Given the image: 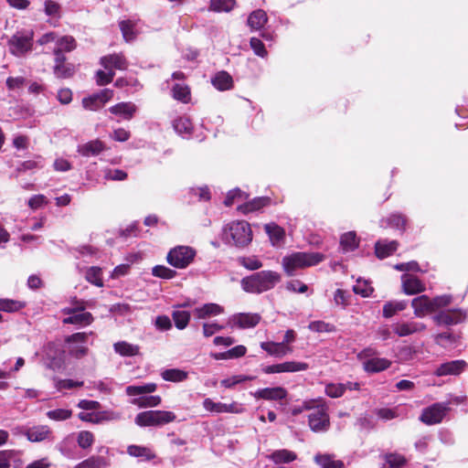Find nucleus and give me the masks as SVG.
Returning <instances> with one entry per match:
<instances>
[{
    "label": "nucleus",
    "instance_id": "1",
    "mask_svg": "<svg viewBox=\"0 0 468 468\" xmlns=\"http://www.w3.org/2000/svg\"><path fill=\"white\" fill-rule=\"evenodd\" d=\"M281 274L273 271H261L241 280L242 289L250 293L270 291L281 282Z\"/></svg>",
    "mask_w": 468,
    "mask_h": 468
},
{
    "label": "nucleus",
    "instance_id": "2",
    "mask_svg": "<svg viewBox=\"0 0 468 468\" xmlns=\"http://www.w3.org/2000/svg\"><path fill=\"white\" fill-rule=\"evenodd\" d=\"M157 388L155 383L144 385H131L125 388L127 396L131 397L130 403L138 408H154L161 404L162 399L158 395H152Z\"/></svg>",
    "mask_w": 468,
    "mask_h": 468
},
{
    "label": "nucleus",
    "instance_id": "3",
    "mask_svg": "<svg viewBox=\"0 0 468 468\" xmlns=\"http://www.w3.org/2000/svg\"><path fill=\"white\" fill-rule=\"evenodd\" d=\"M324 256L319 252H294L282 259L284 271L292 276L298 269L314 266L323 261Z\"/></svg>",
    "mask_w": 468,
    "mask_h": 468
},
{
    "label": "nucleus",
    "instance_id": "4",
    "mask_svg": "<svg viewBox=\"0 0 468 468\" xmlns=\"http://www.w3.org/2000/svg\"><path fill=\"white\" fill-rule=\"evenodd\" d=\"M451 303V295H440L430 298L423 294L412 299L411 307L413 308L414 315L422 318L441 308L448 306Z\"/></svg>",
    "mask_w": 468,
    "mask_h": 468
},
{
    "label": "nucleus",
    "instance_id": "5",
    "mask_svg": "<svg viewBox=\"0 0 468 468\" xmlns=\"http://www.w3.org/2000/svg\"><path fill=\"white\" fill-rule=\"evenodd\" d=\"M224 239L238 247L247 246L252 240V231L248 222L244 220L232 221L223 229Z\"/></svg>",
    "mask_w": 468,
    "mask_h": 468
},
{
    "label": "nucleus",
    "instance_id": "6",
    "mask_svg": "<svg viewBox=\"0 0 468 468\" xmlns=\"http://www.w3.org/2000/svg\"><path fill=\"white\" fill-rule=\"evenodd\" d=\"M176 419L173 411L146 410L136 415L134 422L140 427H159L175 421Z\"/></svg>",
    "mask_w": 468,
    "mask_h": 468
},
{
    "label": "nucleus",
    "instance_id": "7",
    "mask_svg": "<svg viewBox=\"0 0 468 468\" xmlns=\"http://www.w3.org/2000/svg\"><path fill=\"white\" fill-rule=\"evenodd\" d=\"M196 256L197 250L194 248L179 245L168 251L166 261L174 268L186 269L194 261Z\"/></svg>",
    "mask_w": 468,
    "mask_h": 468
},
{
    "label": "nucleus",
    "instance_id": "8",
    "mask_svg": "<svg viewBox=\"0 0 468 468\" xmlns=\"http://www.w3.org/2000/svg\"><path fill=\"white\" fill-rule=\"evenodd\" d=\"M85 303L77 302L75 306L65 307L61 313L66 315L62 319L64 324H76L80 326L89 325L93 321V316L90 313L85 312Z\"/></svg>",
    "mask_w": 468,
    "mask_h": 468
},
{
    "label": "nucleus",
    "instance_id": "9",
    "mask_svg": "<svg viewBox=\"0 0 468 468\" xmlns=\"http://www.w3.org/2000/svg\"><path fill=\"white\" fill-rule=\"evenodd\" d=\"M450 404L451 402H440L425 408L420 417V421L427 425L440 423L450 410Z\"/></svg>",
    "mask_w": 468,
    "mask_h": 468
},
{
    "label": "nucleus",
    "instance_id": "10",
    "mask_svg": "<svg viewBox=\"0 0 468 468\" xmlns=\"http://www.w3.org/2000/svg\"><path fill=\"white\" fill-rule=\"evenodd\" d=\"M92 335V332L76 333L66 338L67 349L69 353L77 357H82L87 355L88 347L85 346L88 336Z\"/></svg>",
    "mask_w": 468,
    "mask_h": 468
},
{
    "label": "nucleus",
    "instance_id": "11",
    "mask_svg": "<svg viewBox=\"0 0 468 468\" xmlns=\"http://www.w3.org/2000/svg\"><path fill=\"white\" fill-rule=\"evenodd\" d=\"M32 32H17L8 40V48L15 56H22L31 49Z\"/></svg>",
    "mask_w": 468,
    "mask_h": 468
},
{
    "label": "nucleus",
    "instance_id": "12",
    "mask_svg": "<svg viewBox=\"0 0 468 468\" xmlns=\"http://www.w3.org/2000/svg\"><path fill=\"white\" fill-rule=\"evenodd\" d=\"M327 407L325 404H321L319 407L310 413L309 426L314 431H324L329 428L330 421L327 413Z\"/></svg>",
    "mask_w": 468,
    "mask_h": 468
},
{
    "label": "nucleus",
    "instance_id": "13",
    "mask_svg": "<svg viewBox=\"0 0 468 468\" xmlns=\"http://www.w3.org/2000/svg\"><path fill=\"white\" fill-rule=\"evenodd\" d=\"M113 97V90L110 89H104L101 91L93 94L88 98L82 100V105L86 110L98 111L102 108L103 105L112 100Z\"/></svg>",
    "mask_w": 468,
    "mask_h": 468
},
{
    "label": "nucleus",
    "instance_id": "14",
    "mask_svg": "<svg viewBox=\"0 0 468 468\" xmlns=\"http://www.w3.org/2000/svg\"><path fill=\"white\" fill-rule=\"evenodd\" d=\"M426 324L417 321L398 322L392 325L393 332L399 337L409 336L425 331Z\"/></svg>",
    "mask_w": 468,
    "mask_h": 468
},
{
    "label": "nucleus",
    "instance_id": "15",
    "mask_svg": "<svg viewBox=\"0 0 468 468\" xmlns=\"http://www.w3.org/2000/svg\"><path fill=\"white\" fill-rule=\"evenodd\" d=\"M261 321L258 314L240 313L230 317L229 323L232 326H238L241 329L255 327Z\"/></svg>",
    "mask_w": 468,
    "mask_h": 468
},
{
    "label": "nucleus",
    "instance_id": "16",
    "mask_svg": "<svg viewBox=\"0 0 468 468\" xmlns=\"http://www.w3.org/2000/svg\"><path fill=\"white\" fill-rule=\"evenodd\" d=\"M402 291L412 295L425 291V284L415 275L405 273L401 276Z\"/></svg>",
    "mask_w": 468,
    "mask_h": 468
},
{
    "label": "nucleus",
    "instance_id": "17",
    "mask_svg": "<svg viewBox=\"0 0 468 468\" xmlns=\"http://www.w3.org/2000/svg\"><path fill=\"white\" fill-rule=\"evenodd\" d=\"M256 399L282 400L288 395L287 390L282 387L264 388L251 393Z\"/></svg>",
    "mask_w": 468,
    "mask_h": 468
},
{
    "label": "nucleus",
    "instance_id": "18",
    "mask_svg": "<svg viewBox=\"0 0 468 468\" xmlns=\"http://www.w3.org/2000/svg\"><path fill=\"white\" fill-rule=\"evenodd\" d=\"M465 316V314L460 310H452L439 313L433 320L439 325H452L463 322Z\"/></svg>",
    "mask_w": 468,
    "mask_h": 468
},
{
    "label": "nucleus",
    "instance_id": "19",
    "mask_svg": "<svg viewBox=\"0 0 468 468\" xmlns=\"http://www.w3.org/2000/svg\"><path fill=\"white\" fill-rule=\"evenodd\" d=\"M101 65L106 70L114 71L125 70L128 67V63L122 54H112L104 56L100 60Z\"/></svg>",
    "mask_w": 468,
    "mask_h": 468
},
{
    "label": "nucleus",
    "instance_id": "20",
    "mask_svg": "<svg viewBox=\"0 0 468 468\" xmlns=\"http://www.w3.org/2000/svg\"><path fill=\"white\" fill-rule=\"evenodd\" d=\"M261 347L270 356L279 358L293 352L292 346L284 345L282 342H262L261 343Z\"/></svg>",
    "mask_w": 468,
    "mask_h": 468
},
{
    "label": "nucleus",
    "instance_id": "21",
    "mask_svg": "<svg viewBox=\"0 0 468 468\" xmlns=\"http://www.w3.org/2000/svg\"><path fill=\"white\" fill-rule=\"evenodd\" d=\"M466 362L464 360H454L441 364L434 374L438 377L459 375L466 367Z\"/></svg>",
    "mask_w": 468,
    "mask_h": 468
},
{
    "label": "nucleus",
    "instance_id": "22",
    "mask_svg": "<svg viewBox=\"0 0 468 468\" xmlns=\"http://www.w3.org/2000/svg\"><path fill=\"white\" fill-rule=\"evenodd\" d=\"M264 229L272 246L280 247L285 240V230L274 222L265 224Z\"/></svg>",
    "mask_w": 468,
    "mask_h": 468
},
{
    "label": "nucleus",
    "instance_id": "23",
    "mask_svg": "<svg viewBox=\"0 0 468 468\" xmlns=\"http://www.w3.org/2000/svg\"><path fill=\"white\" fill-rule=\"evenodd\" d=\"M392 362L385 357H375L363 362V369L369 374L379 373L390 367Z\"/></svg>",
    "mask_w": 468,
    "mask_h": 468
},
{
    "label": "nucleus",
    "instance_id": "24",
    "mask_svg": "<svg viewBox=\"0 0 468 468\" xmlns=\"http://www.w3.org/2000/svg\"><path fill=\"white\" fill-rule=\"evenodd\" d=\"M137 111L134 103L120 102L109 108V112L114 115L120 116L123 120H131Z\"/></svg>",
    "mask_w": 468,
    "mask_h": 468
},
{
    "label": "nucleus",
    "instance_id": "25",
    "mask_svg": "<svg viewBox=\"0 0 468 468\" xmlns=\"http://www.w3.org/2000/svg\"><path fill=\"white\" fill-rule=\"evenodd\" d=\"M224 313V308L218 303H205L194 310V314L197 319H207Z\"/></svg>",
    "mask_w": 468,
    "mask_h": 468
},
{
    "label": "nucleus",
    "instance_id": "26",
    "mask_svg": "<svg viewBox=\"0 0 468 468\" xmlns=\"http://www.w3.org/2000/svg\"><path fill=\"white\" fill-rule=\"evenodd\" d=\"M26 437L32 442H39L49 438L51 430L47 425H38L28 428L25 432Z\"/></svg>",
    "mask_w": 468,
    "mask_h": 468
},
{
    "label": "nucleus",
    "instance_id": "27",
    "mask_svg": "<svg viewBox=\"0 0 468 468\" xmlns=\"http://www.w3.org/2000/svg\"><path fill=\"white\" fill-rule=\"evenodd\" d=\"M104 150V144L100 140H93L78 146V153L85 157L98 155Z\"/></svg>",
    "mask_w": 468,
    "mask_h": 468
},
{
    "label": "nucleus",
    "instance_id": "28",
    "mask_svg": "<svg viewBox=\"0 0 468 468\" xmlns=\"http://www.w3.org/2000/svg\"><path fill=\"white\" fill-rule=\"evenodd\" d=\"M76 48V41L71 36H63L57 39L54 48L55 57H64L63 52H70Z\"/></svg>",
    "mask_w": 468,
    "mask_h": 468
},
{
    "label": "nucleus",
    "instance_id": "29",
    "mask_svg": "<svg viewBox=\"0 0 468 468\" xmlns=\"http://www.w3.org/2000/svg\"><path fill=\"white\" fill-rule=\"evenodd\" d=\"M398 249V242L395 240H379L375 245L376 255L379 259H385L393 254Z\"/></svg>",
    "mask_w": 468,
    "mask_h": 468
},
{
    "label": "nucleus",
    "instance_id": "30",
    "mask_svg": "<svg viewBox=\"0 0 468 468\" xmlns=\"http://www.w3.org/2000/svg\"><path fill=\"white\" fill-rule=\"evenodd\" d=\"M65 57H55L54 74L58 78H69L74 73V67L65 63Z\"/></svg>",
    "mask_w": 468,
    "mask_h": 468
},
{
    "label": "nucleus",
    "instance_id": "31",
    "mask_svg": "<svg viewBox=\"0 0 468 468\" xmlns=\"http://www.w3.org/2000/svg\"><path fill=\"white\" fill-rule=\"evenodd\" d=\"M213 86L218 90H228L233 86L232 77L227 71L218 72L212 79Z\"/></svg>",
    "mask_w": 468,
    "mask_h": 468
},
{
    "label": "nucleus",
    "instance_id": "32",
    "mask_svg": "<svg viewBox=\"0 0 468 468\" xmlns=\"http://www.w3.org/2000/svg\"><path fill=\"white\" fill-rule=\"evenodd\" d=\"M268 458L271 460L275 464L289 463L296 460L297 455L295 452L282 449L272 452Z\"/></svg>",
    "mask_w": 468,
    "mask_h": 468
},
{
    "label": "nucleus",
    "instance_id": "33",
    "mask_svg": "<svg viewBox=\"0 0 468 468\" xmlns=\"http://www.w3.org/2000/svg\"><path fill=\"white\" fill-rule=\"evenodd\" d=\"M268 17L262 9L253 11L248 18V25L252 30H259L267 23Z\"/></svg>",
    "mask_w": 468,
    "mask_h": 468
},
{
    "label": "nucleus",
    "instance_id": "34",
    "mask_svg": "<svg viewBox=\"0 0 468 468\" xmlns=\"http://www.w3.org/2000/svg\"><path fill=\"white\" fill-rule=\"evenodd\" d=\"M127 452L133 457L141 458L142 460L149 461L155 457L154 452L147 447L139 445H130L127 448Z\"/></svg>",
    "mask_w": 468,
    "mask_h": 468
},
{
    "label": "nucleus",
    "instance_id": "35",
    "mask_svg": "<svg viewBox=\"0 0 468 468\" xmlns=\"http://www.w3.org/2000/svg\"><path fill=\"white\" fill-rule=\"evenodd\" d=\"M407 307L406 301H389L383 305V316L390 318L397 313L405 310Z\"/></svg>",
    "mask_w": 468,
    "mask_h": 468
},
{
    "label": "nucleus",
    "instance_id": "36",
    "mask_svg": "<svg viewBox=\"0 0 468 468\" xmlns=\"http://www.w3.org/2000/svg\"><path fill=\"white\" fill-rule=\"evenodd\" d=\"M314 461L321 468H345L342 461L335 460L328 454H317Z\"/></svg>",
    "mask_w": 468,
    "mask_h": 468
},
{
    "label": "nucleus",
    "instance_id": "37",
    "mask_svg": "<svg viewBox=\"0 0 468 468\" xmlns=\"http://www.w3.org/2000/svg\"><path fill=\"white\" fill-rule=\"evenodd\" d=\"M109 463L101 456H91L78 464L73 468H107Z\"/></svg>",
    "mask_w": 468,
    "mask_h": 468
},
{
    "label": "nucleus",
    "instance_id": "38",
    "mask_svg": "<svg viewBox=\"0 0 468 468\" xmlns=\"http://www.w3.org/2000/svg\"><path fill=\"white\" fill-rule=\"evenodd\" d=\"M175 131L182 136H188L191 134L193 125L187 117H179L173 122Z\"/></svg>",
    "mask_w": 468,
    "mask_h": 468
},
{
    "label": "nucleus",
    "instance_id": "39",
    "mask_svg": "<svg viewBox=\"0 0 468 468\" xmlns=\"http://www.w3.org/2000/svg\"><path fill=\"white\" fill-rule=\"evenodd\" d=\"M114 350L122 356H133L139 354V346L122 341L115 343Z\"/></svg>",
    "mask_w": 468,
    "mask_h": 468
},
{
    "label": "nucleus",
    "instance_id": "40",
    "mask_svg": "<svg viewBox=\"0 0 468 468\" xmlns=\"http://www.w3.org/2000/svg\"><path fill=\"white\" fill-rule=\"evenodd\" d=\"M270 204V198L268 197H257L253 200L245 203L242 206L239 207V209L243 213L253 212L261 209L263 207H266Z\"/></svg>",
    "mask_w": 468,
    "mask_h": 468
},
{
    "label": "nucleus",
    "instance_id": "41",
    "mask_svg": "<svg viewBox=\"0 0 468 468\" xmlns=\"http://www.w3.org/2000/svg\"><path fill=\"white\" fill-rule=\"evenodd\" d=\"M187 377V372L177 368L166 369L162 372V378L166 381L181 382L186 380Z\"/></svg>",
    "mask_w": 468,
    "mask_h": 468
},
{
    "label": "nucleus",
    "instance_id": "42",
    "mask_svg": "<svg viewBox=\"0 0 468 468\" xmlns=\"http://www.w3.org/2000/svg\"><path fill=\"white\" fill-rule=\"evenodd\" d=\"M279 365V373L284 372H299L304 371L308 368V365L303 362L297 361H286L283 363H280Z\"/></svg>",
    "mask_w": 468,
    "mask_h": 468
},
{
    "label": "nucleus",
    "instance_id": "43",
    "mask_svg": "<svg viewBox=\"0 0 468 468\" xmlns=\"http://www.w3.org/2000/svg\"><path fill=\"white\" fill-rule=\"evenodd\" d=\"M173 98L183 103L190 101V90L186 85L176 84L172 89Z\"/></svg>",
    "mask_w": 468,
    "mask_h": 468
},
{
    "label": "nucleus",
    "instance_id": "44",
    "mask_svg": "<svg viewBox=\"0 0 468 468\" xmlns=\"http://www.w3.org/2000/svg\"><path fill=\"white\" fill-rule=\"evenodd\" d=\"M172 317L176 327L179 330H183L187 326L189 323L190 314L187 311L176 310L173 312Z\"/></svg>",
    "mask_w": 468,
    "mask_h": 468
},
{
    "label": "nucleus",
    "instance_id": "45",
    "mask_svg": "<svg viewBox=\"0 0 468 468\" xmlns=\"http://www.w3.org/2000/svg\"><path fill=\"white\" fill-rule=\"evenodd\" d=\"M255 377L253 376H247V375H234L232 377L224 378L220 381V384L222 387L226 388H231L234 386L246 382L253 380Z\"/></svg>",
    "mask_w": 468,
    "mask_h": 468
},
{
    "label": "nucleus",
    "instance_id": "46",
    "mask_svg": "<svg viewBox=\"0 0 468 468\" xmlns=\"http://www.w3.org/2000/svg\"><path fill=\"white\" fill-rule=\"evenodd\" d=\"M340 244L344 250H354L358 245L356 233L350 231L343 234L340 239Z\"/></svg>",
    "mask_w": 468,
    "mask_h": 468
},
{
    "label": "nucleus",
    "instance_id": "47",
    "mask_svg": "<svg viewBox=\"0 0 468 468\" xmlns=\"http://www.w3.org/2000/svg\"><path fill=\"white\" fill-rule=\"evenodd\" d=\"M235 4V0H211L209 8L215 12H229Z\"/></svg>",
    "mask_w": 468,
    "mask_h": 468
},
{
    "label": "nucleus",
    "instance_id": "48",
    "mask_svg": "<svg viewBox=\"0 0 468 468\" xmlns=\"http://www.w3.org/2000/svg\"><path fill=\"white\" fill-rule=\"evenodd\" d=\"M44 12L48 16L59 19L61 16V5L53 0L44 2Z\"/></svg>",
    "mask_w": 468,
    "mask_h": 468
},
{
    "label": "nucleus",
    "instance_id": "49",
    "mask_svg": "<svg viewBox=\"0 0 468 468\" xmlns=\"http://www.w3.org/2000/svg\"><path fill=\"white\" fill-rule=\"evenodd\" d=\"M346 390V387L341 383H328L325 385L324 392L330 398H340Z\"/></svg>",
    "mask_w": 468,
    "mask_h": 468
},
{
    "label": "nucleus",
    "instance_id": "50",
    "mask_svg": "<svg viewBox=\"0 0 468 468\" xmlns=\"http://www.w3.org/2000/svg\"><path fill=\"white\" fill-rule=\"evenodd\" d=\"M119 25L125 41L129 42L135 38L136 32L134 30V24L132 21L122 20Z\"/></svg>",
    "mask_w": 468,
    "mask_h": 468
},
{
    "label": "nucleus",
    "instance_id": "51",
    "mask_svg": "<svg viewBox=\"0 0 468 468\" xmlns=\"http://www.w3.org/2000/svg\"><path fill=\"white\" fill-rule=\"evenodd\" d=\"M86 279L89 282L102 287L101 269L99 267H90L86 272Z\"/></svg>",
    "mask_w": 468,
    "mask_h": 468
},
{
    "label": "nucleus",
    "instance_id": "52",
    "mask_svg": "<svg viewBox=\"0 0 468 468\" xmlns=\"http://www.w3.org/2000/svg\"><path fill=\"white\" fill-rule=\"evenodd\" d=\"M72 415V410L68 409H56L52 410H48L47 412V417L49 420L55 421H62L69 419Z\"/></svg>",
    "mask_w": 468,
    "mask_h": 468
},
{
    "label": "nucleus",
    "instance_id": "53",
    "mask_svg": "<svg viewBox=\"0 0 468 468\" xmlns=\"http://www.w3.org/2000/svg\"><path fill=\"white\" fill-rule=\"evenodd\" d=\"M152 274L158 278L170 280L176 277V271L164 265H156L153 268Z\"/></svg>",
    "mask_w": 468,
    "mask_h": 468
},
{
    "label": "nucleus",
    "instance_id": "54",
    "mask_svg": "<svg viewBox=\"0 0 468 468\" xmlns=\"http://www.w3.org/2000/svg\"><path fill=\"white\" fill-rule=\"evenodd\" d=\"M25 304L19 301L10 299H0V311L2 312H16L22 309Z\"/></svg>",
    "mask_w": 468,
    "mask_h": 468
},
{
    "label": "nucleus",
    "instance_id": "55",
    "mask_svg": "<svg viewBox=\"0 0 468 468\" xmlns=\"http://www.w3.org/2000/svg\"><path fill=\"white\" fill-rule=\"evenodd\" d=\"M77 442L81 449L90 448L94 442V435L89 431H81L78 433Z\"/></svg>",
    "mask_w": 468,
    "mask_h": 468
},
{
    "label": "nucleus",
    "instance_id": "56",
    "mask_svg": "<svg viewBox=\"0 0 468 468\" xmlns=\"http://www.w3.org/2000/svg\"><path fill=\"white\" fill-rule=\"evenodd\" d=\"M353 291L363 297H368L372 293L373 288L367 281L358 279L353 286Z\"/></svg>",
    "mask_w": 468,
    "mask_h": 468
},
{
    "label": "nucleus",
    "instance_id": "57",
    "mask_svg": "<svg viewBox=\"0 0 468 468\" xmlns=\"http://www.w3.org/2000/svg\"><path fill=\"white\" fill-rule=\"evenodd\" d=\"M385 461L390 468H400L407 463L406 458L399 453H388L385 455Z\"/></svg>",
    "mask_w": 468,
    "mask_h": 468
},
{
    "label": "nucleus",
    "instance_id": "58",
    "mask_svg": "<svg viewBox=\"0 0 468 468\" xmlns=\"http://www.w3.org/2000/svg\"><path fill=\"white\" fill-rule=\"evenodd\" d=\"M239 262L250 271H255L262 267L261 261L255 256L239 258Z\"/></svg>",
    "mask_w": 468,
    "mask_h": 468
},
{
    "label": "nucleus",
    "instance_id": "59",
    "mask_svg": "<svg viewBox=\"0 0 468 468\" xmlns=\"http://www.w3.org/2000/svg\"><path fill=\"white\" fill-rule=\"evenodd\" d=\"M204 409L211 413H224L225 410V403L216 402L209 398H207L203 401Z\"/></svg>",
    "mask_w": 468,
    "mask_h": 468
},
{
    "label": "nucleus",
    "instance_id": "60",
    "mask_svg": "<svg viewBox=\"0 0 468 468\" xmlns=\"http://www.w3.org/2000/svg\"><path fill=\"white\" fill-rule=\"evenodd\" d=\"M308 328L311 331L317 333H330L335 330V326L331 324L325 323L324 321H314L311 322L308 325Z\"/></svg>",
    "mask_w": 468,
    "mask_h": 468
},
{
    "label": "nucleus",
    "instance_id": "61",
    "mask_svg": "<svg viewBox=\"0 0 468 468\" xmlns=\"http://www.w3.org/2000/svg\"><path fill=\"white\" fill-rule=\"evenodd\" d=\"M103 177L106 180L122 181L127 178V173L121 169L107 168L103 170Z\"/></svg>",
    "mask_w": 468,
    "mask_h": 468
},
{
    "label": "nucleus",
    "instance_id": "62",
    "mask_svg": "<svg viewBox=\"0 0 468 468\" xmlns=\"http://www.w3.org/2000/svg\"><path fill=\"white\" fill-rule=\"evenodd\" d=\"M248 198V196L239 189L230 190L224 201V204L228 207L232 206L236 200L243 201Z\"/></svg>",
    "mask_w": 468,
    "mask_h": 468
},
{
    "label": "nucleus",
    "instance_id": "63",
    "mask_svg": "<svg viewBox=\"0 0 468 468\" xmlns=\"http://www.w3.org/2000/svg\"><path fill=\"white\" fill-rule=\"evenodd\" d=\"M48 204V199L41 194L32 196L28 201L27 205L32 210H37L41 208Z\"/></svg>",
    "mask_w": 468,
    "mask_h": 468
},
{
    "label": "nucleus",
    "instance_id": "64",
    "mask_svg": "<svg viewBox=\"0 0 468 468\" xmlns=\"http://www.w3.org/2000/svg\"><path fill=\"white\" fill-rule=\"evenodd\" d=\"M114 75V71L100 69L96 72V82L101 86L106 85L112 81Z\"/></svg>",
    "mask_w": 468,
    "mask_h": 468
}]
</instances>
